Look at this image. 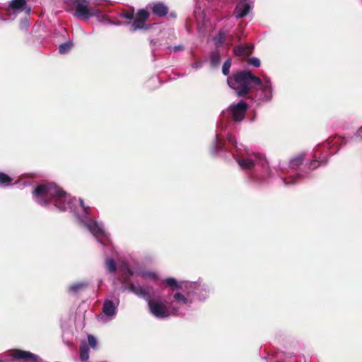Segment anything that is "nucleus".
<instances>
[{"label": "nucleus", "mask_w": 362, "mask_h": 362, "mask_svg": "<svg viewBox=\"0 0 362 362\" xmlns=\"http://www.w3.org/2000/svg\"><path fill=\"white\" fill-rule=\"evenodd\" d=\"M168 286L176 289L173 293V300L160 301L151 297L152 291L139 285L130 284L129 290L136 295L144 298L147 302L151 313L157 318L163 319L170 315L182 313L186 308L193 302L196 296L199 300H204L209 293L207 287L196 282H182L180 284L174 278L164 280Z\"/></svg>", "instance_id": "nucleus-1"}, {"label": "nucleus", "mask_w": 362, "mask_h": 362, "mask_svg": "<svg viewBox=\"0 0 362 362\" xmlns=\"http://www.w3.org/2000/svg\"><path fill=\"white\" fill-rule=\"evenodd\" d=\"M227 82L238 96L245 95L253 85H255L259 87L256 95L258 100L267 101L272 97V83L267 76H263L261 79L253 76L250 71H243L234 74L232 77H228Z\"/></svg>", "instance_id": "nucleus-2"}, {"label": "nucleus", "mask_w": 362, "mask_h": 362, "mask_svg": "<svg viewBox=\"0 0 362 362\" xmlns=\"http://www.w3.org/2000/svg\"><path fill=\"white\" fill-rule=\"evenodd\" d=\"M33 196L39 204L46 206L53 203L61 211L68 209L74 211V206L77 202L75 198L69 197L64 190L54 183H45L37 186L33 192Z\"/></svg>", "instance_id": "nucleus-3"}, {"label": "nucleus", "mask_w": 362, "mask_h": 362, "mask_svg": "<svg viewBox=\"0 0 362 362\" xmlns=\"http://www.w3.org/2000/svg\"><path fill=\"white\" fill-rule=\"evenodd\" d=\"M74 16L83 20H88L92 16H95L98 21L101 23H113L108 17L103 14L100 10L89 7L81 1H77L76 4Z\"/></svg>", "instance_id": "nucleus-4"}, {"label": "nucleus", "mask_w": 362, "mask_h": 362, "mask_svg": "<svg viewBox=\"0 0 362 362\" xmlns=\"http://www.w3.org/2000/svg\"><path fill=\"white\" fill-rule=\"evenodd\" d=\"M247 109V105L243 101L230 105L226 110L222 112V118L218 127L221 131L223 129V123L228 117H230L234 122H240L243 119Z\"/></svg>", "instance_id": "nucleus-5"}, {"label": "nucleus", "mask_w": 362, "mask_h": 362, "mask_svg": "<svg viewBox=\"0 0 362 362\" xmlns=\"http://www.w3.org/2000/svg\"><path fill=\"white\" fill-rule=\"evenodd\" d=\"M78 219L81 223H83L88 230L102 243L101 239L103 238H107V235L105 233L103 226L102 223H99L89 218V219H83L82 218L78 217Z\"/></svg>", "instance_id": "nucleus-6"}, {"label": "nucleus", "mask_w": 362, "mask_h": 362, "mask_svg": "<svg viewBox=\"0 0 362 362\" xmlns=\"http://www.w3.org/2000/svg\"><path fill=\"white\" fill-rule=\"evenodd\" d=\"M237 162L242 169H251L256 163L264 166L267 162L262 155H253L247 158H237Z\"/></svg>", "instance_id": "nucleus-7"}, {"label": "nucleus", "mask_w": 362, "mask_h": 362, "mask_svg": "<svg viewBox=\"0 0 362 362\" xmlns=\"http://www.w3.org/2000/svg\"><path fill=\"white\" fill-rule=\"evenodd\" d=\"M117 306L110 300H105L103 306V313L98 315V320L106 322L114 318L117 313Z\"/></svg>", "instance_id": "nucleus-8"}, {"label": "nucleus", "mask_w": 362, "mask_h": 362, "mask_svg": "<svg viewBox=\"0 0 362 362\" xmlns=\"http://www.w3.org/2000/svg\"><path fill=\"white\" fill-rule=\"evenodd\" d=\"M253 7V3L249 0H239L234 10L236 18H243L250 13Z\"/></svg>", "instance_id": "nucleus-9"}, {"label": "nucleus", "mask_w": 362, "mask_h": 362, "mask_svg": "<svg viewBox=\"0 0 362 362\" xmlns=\"http://www.w3.org/2000/svg\"><path fill=\"white\" fill-rule=\"evenodd\" d=\"M149 13L145 9H141L137 13V16L136 19L132 23H129L130 31H135L138 29H142L145 26V23L148 19Z\"/></svg>", "instance_id": "nucleus-10"}, {"label": "nucleus", "mask_w": 362, "mask_h": 362, "mask_svg": "<svg viewBox=\"0 0 362 362\" xmlns=\"http://www.w3.org/2000/svg\"><path fill=\"white\" fill-rule=\"evenodd\" d=\"M12 356L16 359H24L27 362H43L37 356L26 351L14 350Z\"/></svg>", "instance_id": "nucleus-11"}, {"label": "nucleus", "mask_w": 362, "mask_h": 362, "mask_svg": "<svg viewBox=\"0 0 362 362\" xmlns=\"http://www.w3.org/2000/svg\"><path fill=\"white\" fill-rule=\"evenodd\" d=\"M8 9L12 11L14 14L25 11L27 14L30 13L31 8L27 6L25 0H12L8 6Z\"/></svg>", "instance_id": "nucleus-12"}, {"label": "nucleus", "mask_w": 362, "mask_h": 362, "mask_svg": "<svg viewBox=\"0 0 362 362\" xmlns=\"http://www.w3.org/2000/svg\"><path fill=\"white\" fill-rule=\"evenodd\" d=\"M209 11L208 9H204L202 14L199 16H196L197 26L199 29L205 30L208 28V25H211L210 19L208 18Z\"/></svg>", "instance_id": "nucleus-13"}, {"label": "nucleus", "mask_w": 362, "mask_h": 362, "mask_svg": "<svg viewBox=\"0 0 362 362\" xmlns=\"http://www.w3.org/2000/svg\"><path fill=\"white\" fill-rule=\"evenodd\" d=\"M149 6L152 9L153 13L158 16H164L168 11V7L160 2L153 3Z\"/></svg>", "instance_id": "nucleus-14"}, {"label": "nucleus", "mask_w": 362, "mask_h": 362, "mask_svg": "<svg viewBox=\"0 0 362 362\" xmlns=\"http://www.w3.org/2000/svg\"><path fill=\"white\" fill-rule=\"evenodd\" d=\"M89 358V348L88 345L83 342L80 346V358L81 361H87Z\"/></svg>", "instance_id": "nucleus-15"}, {"label": "nucleus", "mask_w": 362, "mask_h": 362, "mask_svg": "<svg viewBox=\"0 0 362 362\" xmlns=\"http://www.w3.org/2000/svg\"><path fill=\"white\" fill-rule=\"evenodd\" d=\"M223 136L221 134V132L217 133L216 134V143H215V148L214 153H217L218 151H221L223 149V144H222V139Z\"/></svg>", "instance_id": "nucleus-16"}, {"label": "nucleus", "mask_w": 362, "mask_h": 362, "mask_svg": "<svg viewBox=\"0 0 362 362\" xmlns=\"http://www.w3.org/2000/svg\"><path fill=\"white\" fill-rule=\"evenodd\" d=\"M226 33L223 31H220L218 35L214 37V41L216 47L221 46L226 40Z\"/></svg>", "instance_id": "nucleus-17"}, {"label": "nucleus", "mask_w": 362, "mask_h": 362, "mask_svg": "<svg viewBox=\"0 0 362 362\" xmlns=\"http://www.w3.org/2000/svg\"><path fill=\"white\" fill-rule=\"evenodd\" d=\"M318 150L316 151V153H315V158H318L319 160H314L311 163H310V166L313 168V169H315L316 168L318 165H317L316 163H326L327 161V157L326 156H324V155H321V154H319L318 156L317 155V151Z\"/></svg>", "instance_id": "nucleus-18"}, {"label": "nucleus", "mask_w": 362, "mask_h": 362, "mask_svg": "<svg viewBox=\"0 0 362 362\" xmlns=\"http://www.w3.org/2000/svg\"><path fill=\"white\" fill-rule=\"evenodd\" d=\"M234 53L236 55L241 56L243 54H250L251 53V50L249 47H243V46H238L234 48Z\"/></svg>", "instance_id": "nucleus-19"}, {"label": "nucleus", "mask_w": 362, "mask_h": 362, "mask_svg": "<svg viewBox=\"0 0 362 362\" xmlns=\"http://www.w3.org/2000/svg\"><path fill=\"white\" fill-rule=\"evenodd\" d=\"M73 46V44L71 41L66 42L64 44H62L59 47V52L60 54H66L69 52L71 47Z\"/></svg>", "instance_id": "nucleus-20"}, {"label": "nucleus", "mask_w": 362, "mask_h": 362, "mask_svg": "<svg viewBox=\"0 0 362 362\" xmlns=\"http://www.w3.org/2000/svg\"><path fill=\"white\" fill-rule=\"evenodd\" d=\"M221 61L220 54L218 52L216 51L211 53V64L214 66H216L219 64Z\"/></svg>", "instance_id": "nucleus-21"}, {"label": "nucleus", "mask_w": 362, "mask_h": 362, "mask_svg": "<svg viewBox=\"0 0 362 362\" xmlns=\"http://www.w3.org/2000/svg\"><path fill=\"white\" fill-rule=\"evenodd\" d=\"M12 180H13V179L11 177H10L8 175H7L6 174L0 173V184L3 185L4 186H8L11 184Z\"/></svg>", "instance_id": "nucleus-22"}, {"label": "nucleus", "mask_w": 362, "mask_h": 362, "mask_svg": "<svg viewBox=\"0 0 362 362\" xmlns=\"http://www.w3.org/2000/svg\"><path fill=\"white\" fill-rule=\"evenodd\" d=\"M303 160V156H299L296 158H294L291 160L290 166L293 168H296L302 163Z\"/></svg>", "instance_id": "nucleus-23"}, {"label": "nucleus", "mask_w": 362, "mask_h": 362, "mask_svg": "<svg viewBox=\"0 0 362 362\" xmlns=\"http://www.w3.org/2000/svg\"><path fill=\"white\" fill-rule=\"evenodd\" d=\"M106 269L110 272H114L116 269L115 261L112 259H107L105 262Z\"/></svg>", "instance_id": "nucleus-24"}, {"label": "nucleus", "mask_w": 362, "mask_h": 362, "mask_svg": "<svg viewBox=\"0 0 362 362\" xmlns=\"http://www.w3.org/2000/svg\"><path fill=\"white\" fill-rule=\"evenodd\" d=\"M230 66L231 60L228 59L224 62L222 67V72L225 76H227L229 74Z\"/></svg>", "instance_id": "nucleus-25"}, {"label": "nucleus", "mask_w": 362, "mask_h": 362, "mask_svg": "<svg viewBox=\"0 0 362 362\" xmlns=\"http://www.w3.org/2000/svg\"><path fill=\"white\" fill-rule=\"evenodd\" d=\"M84 286H85V284L83 283H76V284H72L69 287V291L71 292L75 293Z\"/></svg>", "instance_id": "nucleus-26"}, {"label": "nucleus", "mask_w": 362, "mask_h": 362, "mask_svg": "<svg viewBox=\"0 0 362 362\" xmlns=\"http://www.w3.org/2000/svg\"><path fill=\"white\" fill-rule=\"evenodd\" d=\"M228 141H229V143H230L231 144H233V146L237 148V151H238V152H240V151H241V148H240V147H239V146H238V144H237V142H236V140H235V137H234L233 135L229 134H228Z\"/></svg>", "instance_id": "nucleus-27"}, {"label": "nucleus", "mask_w": 362, "mask_h": 362, "mask_svg": "<svg viewBox=\"0 0 362 362\" xmlns=\"http://www.w3.org/2000/svg\"><path fill=\"white\" fill-rule=\"evenodd\" d=\"M144 279H156L157 275L153 272H144L141 274Z\"/></svg>", "instance_id": "nucleus-28"}, {"label": "nucleus", "mask_w": 362, "mask_h": 362, "mask_svg": "<svg viewBox=\"0 0 362 362\" xmlns=\"http://www.w3.org/2000/svg\"><path fill=\"white\" fill-rule=\"evenodd\" d=\"M88 341L89 345L93 348L95 349L97 346V339L93 335L89 334L88 336Z\"/></svg>", "instance_id": "nucleus-29"}, {"label": "nucleus", "mask_w": 362, "mask_h": 362, "mask_svg": "<svg viewBox=\"0 0 362 362\" xmlns=\"http://www.w3.org/2000/svg\"><path fill=\"white\" fill-rule=\"evenodd\" d=\"M248 64L255 67H259L260 66V60L257 57H252L249 59Z\"/></svg>", "instance_id": "nucleus-30"}, {"label": "nucleus", "mask_w": 362, "mask_h": 362, "mask_svg": "<svg viewBox=\"0 0 362 362\" xmlns=\"http://www.w3.org/2000/svg\"><path fill=\"white\" fill-rule=\"evenodd\" d=\"M299 177V175H296V176L294 177H290L288 179H286V180H284V182L285 183L286 185H289L291 184H293L296 182V179Z\"/></svg>", "instance_id": "nucleus-31"}, {"label": "nucleus", "mask_w": 362, "mask_h": 362, "mask_svg": "<svg viewBox=\"0 0 362 362\" xmlns=\"http://www.w3.org/2000/svg\"><path fill=\"white\" fill-rule=\"evenodd\" d=\"M134 10L130 11L124 12L122 16L127 19H132L134 17Z\"/></svg>", "instance_id": "nucleus-32"}, {"label": "nucleus", "mask_w": 362, "mask_h": 362, "mask_svg": "<svg viewBox=\"0 0 362 362\" xmlns=\"http://www.w3.org/2000/svg\"><path fill=\"white\" fill-rule=\"evenodd\" d=\"M79 202H80L81 206L83 209V211L86 213V215H88L89 214V211L90 210V207L89 206H86L84 205L83 201L81 199H79Z\"/></svg>", "instance_id": "nucleus-33"}, {"label": "nucleus", "mask_w": 362, "mask_h": 362, "mask_svg": "<svg viewBox=\"0 0 362 362\" xmlns=\"http://www.w3.org/2000/svg\"><path fill=\"white\" fill-rule=\"evenodd\" d=\"M20 27H21V29H22V30H28V28L29 27L28 21L26 19L21 21Z\"/></svg>", "instance_id": "nucleus-34"}, {"label": "nucleus", "mask_w": 362, "mask_h": 362, "mask_svg": "<svg viewBox=\"0 0 362 362\" xmlns=\"http://www.w3.org/2000/svg\"><path fill=\"white\" fill-rule=\"evenodd\" d=\"M172 49L174 52H180V51H182L183 49V47L182 45L174 46L173 47H172Z\"/></svg>", "instance_id": "nucleus-35"}, {"label": "nucleus", "mask_w": 362, "mask_h": 362, "mask_svg": "<svg viewBox=\"0 0 362 362\" xmlns=\"http://www.w3.org/2000/svg\"><path fill=\"white\" fill-rule=\"evenodd\" d=\"M356 136L362 139V127L356 132Z\"/></svg>", "instance_id": "nucleus-36"}, {"label": "nucleus", "mask_w": 362, "mask_h": 362, "mask_svg": "<svg viewBox=\"0 0 362 362\" xmlns=\"http://www.w3.org/2000/svg\"><path fill=\"white\" fill-rule=\"evenodd\" d=\"M200 66H201V65H198V64H194L193 65V67H194V69H198V68H199Z\"/></svg>", "instance_id": "nucleus-37"}, {"label": "nucleus", "mask_w": 362, "mask_h": 362, "mask_svg": "<svg viewBox=\"0 0 362 362\" xmlns=\"http://www.w3.org/2000/svg\"><path fill=\"white\" fill-rule=\"evenodd\" d=\"M329 144H330V142L329 141L327 142L326 144L324 145L325 148H329Z\"/></svg>", "instance_id": "nucleus-38"}, {"label": "nucleus", "mask_w": 362, "mask_h": 362, "mask_svg": "<svg viewBox=\"0 0 362 362\" xmlns=\"http://www.w3.org/2000/svg\"><path fill=\"white\" fill-rule=\"evenodd\" d=\"M127 273H128L129 275H132V273L131 270H130L129 268H127Z\"/></svg>", "instance_id": "nucleus-39"}, {"label": "nucleus", "mask_w": 362, "mask_h": 362, "mask_svg": "<svg viewBox=\"0 0 362 362\" xmlns=\"http://www.w3.org/2000/svg\"><path fill=\"white\" fill-rule=\"evenodd\" d=\"M0 20L6 21V18H3V17H1V16H0Z\"/></svg>", "instance_id": "nucleus-40"}, {"label": "nucleus", "mask_w": 362, "mask_h": 362, "mask_svg": "<svg viewBox=\"0 0 362 362\" xmlns=\"http://www.w3.org/2000/svg\"><path fill=\"white\" fill-rule=\"evenodd\" d=\"M152 81H158V78H152Z\"/></svg>", "instance_id": "nucleus-41"}, {"label": "nucleus", "mask_w": 362, "mask_h": 362, "mask_svg": "<svg viewBox=\"0 0 362 362\" xmlns=\"http://www.w3.org/2000/svg\"><path fill=\"white\" fill-rule=\"evenodd\" d=\"M247 155H248V156H249V157H248V158H250V155H249V153H247ZM254 155H257V154H256V153H254ZM253 156V154H252V155H251V156Z\"/></svg>", "instance_id": "nucleus-42"}, {"label": "nucleus", "mask_w": 362, "mask_h": 362, "mask_svg": "<svg viewBox=\"0 0 362 362\" xmlns=\"http://www.w3.org/2000/svg\"><path fill=\"white\" fill-rule=\"evenodd\" d=\"M4 361H5V362H8V359H5Z\"/></svg>", "instance_id": "nucleus-43"}, {"label": "nucleus", "mask_w": 362, "mask_h": 362, "mask_svg": "<svg viewBox=\"0 0 362 362\" xmlns=\"http://www.w3.org/2000/svg\"><path fill=\"white\" fill-rule=\"evenodd\" d=\"M1 361V359H0V362Z\"/></svg>", "instance_id": "nucleus-44"}]
</instances>
